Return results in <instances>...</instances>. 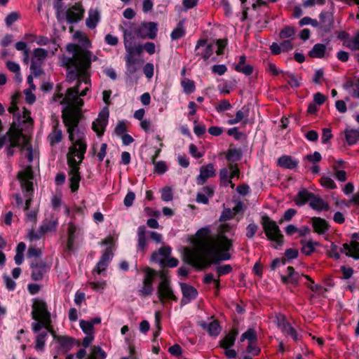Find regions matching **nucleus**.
<instances>
[{
    "label": "nucleus",
    "instance_id": "obj_13",
    "mask_svg": "<svg viewBox=\"0 0 359 359\" xmlns=\"http://www.w3.org/2000/svg\"><path fill=\"white\" fill-rule=\"evenodd\" d=\"M113 253L111 249L108 248L105 250L103 255H102L100 261L97 262L96 266L93 270V274L95 277V274H100L104 271L108 266V264L112 259Z\"/></svg>",
    "mask_w": 359,
    "mask_h": 359
},
{
    "label": "nucleus",
    "instance_id": "obj_63",
    "mask_svg": "<svg viewBox=\"0 0 359 359\" xmlns=\"http://www.w3.org/2000/svg\"><path fill=\"white\" fill-rule=\"evenodd\" d=\"M215 270L218 276H222L231 273L232 271V267L230 264H225L223 266H217Z\"/></svg>",
    "mask_w": 359,
    "mask_h": 359
},
{
    "label": "nucleus",
    "instance_id": "obj_54",
    "mask_svg": "<svg viewBox=\"0 0 359 359\" xmlns=\"http://www.w3.org/2000/svg\"><path fill=\"white\" fill-rule=\"evenodd\" d=\"M283 76L292 88H297L299 86L298 79L292 74L283 73Z\"/></svg>",
    "mask_w": 359,
    "mask_h": 359
},
{
    "label": "nucleus",
    "instance_id": "obj_59",
    "mask_svg": "<svg viewBox=\"0 0 359 359\" xmlns=\"http://www.w3.org/2000/svg\"><path fill=\"white\" fill-rule=\"evenodd\" d=\"M161 198L163 201H171L173 198L172 191L170 187H166L161 190Z\"/></svg>",
    "mask_w": 359,
    "mask_h": 359
},
{
    "label": "nucleus",
    "instance_id": "obj_43",
    "mask_svg": "<svg viewBox=\"0 0 359 359\" xmlns=\"http://www.w3.org/2000/svg\"><path fill=\"white\" fill-rule=\"evenodd\" d=\"M7 69L11 72L15 74V79L17 81H21V74H20V65L13 62V61H7L6 63Z\"/></svg>",
    "mask_w": 359,
    "mask_h": 359
},
{
    "label": "nucleus",
    "instance_id": "obj_26",
    "mask_svg": "<svg viewBox=\"0 0 359 359\" xmlns=\"http://www.w3.org/2000/svg\"><path fill=\"white\" fill-rule=\"evenodd\" d=\"M310 207L317 211H327L330 209L328 203L325 201L322 198L313 194L309 202Z\"/></svg>",
    "mask_w": 359,
    "mask_h": 359
},
{
    "label": "nucleus",
    "instance_id": "obj_42",
    "mask_svg": "<svg viewBox=\"0 0 359 359\" xmlns=\"http://www.w3.org/2000/svg\"><path fill=\"white\" fill-rule=\"evenodd\" d=\"M344 133L346 140L348 145L355 144L359 139V130L346 129Z\"/></svg>",
    "mask_w": 359,
    "mask_h": 359
},
{
    "label": "nucleus",
    "instance_id": "obj_1",
    "mask_svg": "<svg viewBox=\"0 0 359 359\" xmlns=\"http://www.w3.org/2000/svg\"><path fill=\"white\" fill-rule=\"evenodd\" d=\"M236 226L229 223H222L217 228L215 236L210 235L208 228H202L196 234L192 248L184 249L186 262L198 269L208 267L212 264H218L221 261L231 258L233 240L227 234L235 235Z\"/></svg>",
    "mask_w": 359,
    "mask_h": 359
},
{
    "label": "nucleus",
    "instance_id": "obj_51",
    "mask_svg": "<svg viewBox=\"0 0 359 359\" xmlns=\"http://www.w3.org/2000/svg\"><path fill=\"white\" fill-rule=\"evenodd\" d=\"M208 333L212 336H217L220 332V326L217 320H213L207 325Z\"/></svg>",
    "mask_w": 359,
    "mask_h": 359
},
{
    "label": "nucleus",
    "instance_id": "obj_5",
    "mask_svg": "<svg viewBox=\"0 0 359 359\" xmlns=\"http://www.w3.org/2000/svg\"><path fill=\"white\" fill-rule=\"evenodd\" d=\"M25 135L22 133V128L20 129L15 128L14 123L6 134L0 137V148L5 144L9 143V147L7 148V154L13 156L14 154V147H20L22 150V144L25 142Z\"/></svg>",
    "mask_w": 359,
    "mask_h": 359
},
{
    "label": "nucleus",
    "instance_id": "obj_6",
    "mask_svg": "<svg viewBox=\"0 0 359 359\" xmlns=\"http://www.w3.org/2000/svg\"><path fill=\"white\" fill-rule=\"evenodd\" d=\"M262 224L269 239L276 243L274 247L276 248L278 245H282L283 236L277 224L268 216L264 215L262 218Z\"/></svg>",
    "mask_w": 359,
    "mask_h": 359
},
{
    "label": "nucleus",
    "instance_id": "obj_10",
    "mask_svg": "<svg viewBox=\"0 0 359 359\" xmlns=\"http://www.w3.org/2000/svg\"><path fill=\"white\" fill-rule=\"evenodd\" d=\"M144 278L142 282L141 289L138 290L141 297H147L152 294L154 291L153 282L155 276H158V271L151 269L146 268L144 270Z\"/></svg>",
    "mask_w": 359,
    "mask_h": 359
},
{
    "label": "nucleus",
    "instance_id": "obj_55",
    "mask_svg": "<svg viewBox=\"0 0 359 359\" xmlns=\"http://www.w3.org/2000/svg\"><path fill=\"white\" fill-rule=\"evenodd\" d=\"M59 344L64 347L66 350L69 349L72 346V339L67 337H55V334H53Z\"/></svg>",
    "mask_w": 359,
    "mask_h": 359
},
{
    "label": "nucleus",
    "instance_id": "obj_24",
    "mask_svg": "<svg viewBox=\"0 0 359 359\" xmlns=\"http://www.w3.org/2000/svg\"><path fill=\"white\" fill-rule=\"evenodd\" d=\"M58 124L57 121L54 123L51 132L48 135V140L51 147L58 144L62 140V130L58 128Z\"/></svg>",
    "mask_w": 359,
    "mask_h": 359
},
{
    "label": "nucleus",
    "instance_id": "obj_64",
    "mask_svg": "<svg viewBox=\"0 0 359 359\" xmlns=\"http://www.w3.org/2000/svg\"><path fill=\"white\" fill-rule=\"evenodd\" d=\"M88 285L94 290V291H102L106 285V281H100V282H95L90 281L88 283Z\"/></svg>",
    "mask_w": 359,
    "mask_h": 359
},
{
    "label": "nucleus",
    "instance_id": "obj_41",
    "mask_svg": "<svg viewBox=\"0 0 359 359\" xmlns=\"http://www.w3.org/2000/svg\"><path fill=\"white\" fill-rule=\"evenodd\" d=\"M106 356V353L100 346H93L86 359H104Z\"/></svg>",
    "mask_w": 359,
    "mask_h": 359
},
{
    "label": "nucleus",
    "instance_id": "obj_16",
    "mask_svg": "<svg viewBox=\"0 0 359 359\" xmlns=\"http://www.w3.org/2000/svg\"><path fill=\"white\" fill-rule=\"evenodd\" d=\"M215 175V169L213 164L209 163L200 168V174L196 178V183L203 185L209 178Z\"/></svg>",
    "mask_w": 359,
    "mask_h": 359
},
{
    "label": "nucleus",
    "instance_id": "obj_37",
    "mask_svg": "<svg viewBox=\"0 0 359 359\" xmlns=\"http://www.w3.org/2000/svg\"><path fill=\"white\" fill-rule=\"evenodd\" d=\"M18 122L19 126L17 127L15 126L16 128L20 129L22 128L23 130L24 128L22 126V124L25 125L26 127L32 126L33 124V120L30 116V112L28 110L24 109L22 114L18 117Z\"/></svg>",
    "mask_w": 359,
    "mask_h": 359
},
{
    "label": "nucleus",
    "instance_id": "obj_29",
    "mask_svg": "<svg viewBox=\"0 0 359 359\" xmlns=\"http://www.w3.org/2000/svg\"><path fill=\"white\" fill-rule=\"evenodd\" d=\"M238 334V331L237 329L231 330L224 339L220 341V346L224 349H226L228 348L233 346L236 338Z\"/></svg>",
    "mask_w": 359,
    "mask_h": 359
},
{
    "label": "nucleus",
    "instance_id": "obj_17",
    "mask_svg": "<svg viewBox=\"0 0 359 359\" xmlns=\"http://www.w3.org/2000/svg\"><path fill=\"white\" fill-rule=\"evenodd\" d=\"M278 326L283 332L291 336L294 341H297L299 339L297 332L294 328L285 320V316L280 315L278 317Z\"/></svg>",
    "mask_w": 359,
    "mask_h": 359
},
{
    "label": "nucleus",
    "instance_id": "obj_44",
    "mask_svg": "<svg viewBox=\"0 0 359 359\" xmlns=\"http://www.w3.org/2000/svg\"><path fill=\"white\" fill-rule=\"evenodd\" d=\"M245 340H248V343L256 342L257 341V332L253 328H249L241 336L240 341H243Z\"/></svg>",
    "mask_w": 359,
    "mask_h": 359
},
{
    "label": "nucleus",
    "instance_id": "obj_20",
    "mask_svg": "<svg viewBox=\"0 0 359 359\" xmlns=\"http://www.w3.org/2000/svg\"><path fill=\"white\" fill-rule=\"evenodd\" d=\"M81 229L74 224L70 222L67 228V250L72 251L74 249V241L77 236L80 234Z\"/></svg>",
    "mask_w": 359,
    "mask_h": 359
},
{
    "label": "nucleus",
    "instance_id": "obj_38",
    "mask_svg": "<svg viewBox=\"0 0 359 359\" xmlns=\"http://www.w3.org/2000/svg\"><path fill=\"white\" fill-rule=\"evenodd\" d=\"M249 115V108L246 106L242 107L241 110H238L236 112V117L234 118H231L228 120V123L229 125H234L238 123L244 118H247Z\"/></svg>",
    "mask_w": 359,
    "mask_h": 359
},
{
    "label": "nucleus",
    "instance_id": "obj_21",
    "mask_svg": "<svg viewBox=\"0 0 359 359\" xmlns=\"http://www.w3.org/2000/svg\"><path fill=\"white\" fill-rule=\"evenodd\" d=\"M83 13L81 6L76 4L67 11V20L69 22H76L82 18Z\"/></svg>",
    "mask_w": 359,
    "mask_h": 359
},
{
    "label": "nucleus",
    "instance_id": "obj_15",
    "mask_svg": "<svg viewBox=\"0 0 359 359\" xmlns=\"http://www.w3.org/2000/svg\"><path fill=\"white\" fill-rule=\"evenodd\" d=\"M32 278L34 280H41L43 275L48 271V266L42 260H35L32 262Z\"/></svg>",
    "mask_w": 359,
    "mask_h": 359
},
{
    "label": "nucleus",
    "instance_id": "obj_60",
    "mask_svg": "<svg viewBox=\"0 0 359 359\" xmlns=\"http://www.w3.org/2000/svg\"><path fill=\"white\" fill-rule=\"evenodd\" d=\"M333 170L334 172L335 178L340 182H345L347 179L346 172L342 170H339L336 165H334Z\"/></svg>",
    "mask_w": 359,
    "mask_h": 359
},
{
    "label": "nucleus",
    "instance_id": "obj_36",
    "mask_svg": "<svg viewBox=\"0 0 359 359\" xmlns=\"http://www.w3.org/2000/svg\"><path fill=\"white\" fill-rule=\"evenodd\" d=\"M125 60L127 72L130 75L135 74L138 70L137 65L140 62L139 60L136 57H133L131 55H126Z\"/></svg>",
    "mask_w": 359,
    "mask_h": 359
},
{
    "label": "nucleus",
    "instance_id": "obj_8",
    "mask_svg": "<svg viewBox=\"0 0 359 359\" xmlns=\"http://www.w3.org/2000/svg\"><path fill=\"white\" fill-rule=\"evenodd\" d=\"M158 276L161 278L158 287V296L159 299L163 302L165 299H171L177 301V298L173 293L170 284V277L168 271L161 270L158 271Z\"/></svg>",
    "mask_w": 359,
    "mask_h": 359
},
{
    "label": "nucleus",
    "instance_id": "obj_2",
    "mask_svg": "<svg viewBox=\"0 0 359 359\" xmlns=\"http://www.w3.org/2000/svg\"><path fill=\"white\" fill-rule=\"evenodd\" d=\"M78 88H68L65 97L60 102L67 106L62 110V118L69 133V139L72 144L69 148L68 156H76L82 162L86 151L87 144L85 133L79 128L81 108L83 105L82 99L77 97Z\"/></svg>",
    "mask_w": 359,
    "mask_h": 359
},
{
    "label": "nucleus",
    "instance_id": "obj_40",
    "mask_svg": "<svg viewBox=\"0 0 359 359\" xmlns=\"http://www.w3.org/2000/svg\"><path fill=\"white\" fill-rule=\"evenodd\" d=\"M313 194L309 193L308 191L303 189L300 191L295 198V203L297 205H303L306 202H310L311 196Z\"/></svg>",
    "mask_w": 359,
    "mask_h": 359
},
{
    "label": "nucleus",
    "instance_id": "obj_32",
    "mask_svg": "<svg viewBox=\"0 0 359 359\" xmlns=\"http://www.w3.org/2000/svg\"><path fill=\"white\" fill-rule=\"evenodd\" d=\"M21 151L25 154V156L27 158L29 163H31L34 156L37 155L36 151L33 150L29 142V138L27 135H25V142L22 144Z\"/></svg>",
    "mask_w": 359,
    "mask_h": 359
},
{
    "label": "nucleus",
    "instance_id": "obj_33",
    "mask_svg": "<svg viewBox=\"0 0 359 359\" xmlns=\"http://www.w3.org/2000/svg\"><path fill=\"white\" fill-rule=\"evenodd\" d=\"M147 230L144 226H140L137 229V249L144 252L147 247Z\"/></svg>",
    "mask_w": 359,
    "mask_h": 359
},
{
    "label": "nucleus",
    "instance_id": "obj_11",
    "mask_svg": "<svg viewBox=\"0 0 359 359\" xmlns=\"http://www.w3.org/2000/svg\"><path fill=\"white\" fill-rule=\"evenodd\" d=\"M157 24L154 22L142 23L135 30L136 34L142 39H154L157 35Z\"/></svg>",
    "mask_w": 359,
    "mask_h": 359
},
{
    "label": "nucleus",
    "instance_id": "obj_19",
    "mask_svg": "<svg viewBox=\"0 0 359 359\" xmlns=\"http://www.w3.org/2000/svg\"><path fill=\"white\" fill-rule=\"evenodd\" d=\"M171 248L169 246H164L158 249V250L153 252L151 259L160 264L163 267V264L167 258L170 255Z\"/></svg>",
    "mask_w": 359,
    "mask_h": 359
},
{
    "label": "nucleus",
    "instance_id": "obj_9",
    "mask_svg": "<svg viewBox=\"0 0 359 359\" xmlns=\"http://www.w3.org/2000/svg\"><path fill=\"white\" fill-rule=\"evenodd\" d=\"M32 316L34 320L43 319V324L46 326H48V323H51L50 313L48 311L47 304L42 299H34Z\"/></svg>",
    "mask_w": 359,
    "mask_h": 359
},
{
    "label": "nucleus",
    "instance_id": "obj_7",
    "mask_svg": "<svg viewBox=\"0 0 359 359\" xmlns=\"http://www.w3.org/2000/svg\"><path fill=\"white\" fill-rule=\"evenodd\" d=\"M67 165L69 168L68 177L70 189L72 192H75L79 189V183L81 181L80 175V164L82 162L79 161V158L76 156H67Z\"/></svg>",
    "mask_w": 359,
    "mask_h": 359
},
{
    "label": "nucleus",
    "instance_id": "obj_46",
    "mask_svg": "<svg viewBox=\"0 0 359 359\" xmlns=\"http://www.w3.org/2000/svg\"><path fill=\"white\" fill-rule=\"evenodd\" d=\"M185 29L184 28L183 22L180 21L177 26L174 30L172 32L170 36L172 40H177L181 39L185 35Z\"/></svg>",
    "mask_w": 359,
    "mask_h": 359
},
{
    "label": "nucleus",
    "instance_id": "obj_4",
    "mask_svg": "<svg viewBox=\"0 0 359 359\" xmlns=\"http://www.w3.org/2000/svg\"><path fill=\"white\" fill-rule=\"evenodd\" d=\"M18 177L20 183L21 189L24 194V197L25 198V206L24 210L27 211L26 213V219L27 221L36 223L38 210L33 209L29 210L32 197L34 193V174L32 165H27L22 170L18 172Z\"/></svg>",
    "mask_w": 359,
    "mask_h": 359
},
{
    "label": "nucleus",
    "instance_id": "obj_49",
    "mask_svg": "<svg viewBox=\"0 0 359 359\" xmlns=\"http://www.w3.org/2000/svg\"><path fill=\"white\" fill-rule=\"evenodd\" d=\"M226 158L230 162L238 161L241 158V154L237 149H230L227 151Z\"/></svg>",
    "mask_w": 359,
    "mask_h": 359
},
{
    "label": "nucleus",
    "instance_id": "obj_52",
    "mask_svg": "<svg viewBox=\"0 0 359 359\" xmlns=\"http://www.w3.org/2000/svg\"><path fill=\"white\" fill-rule=\"evenodd\" d=\"M232 108V105L227 100H222L218 102L215 106V109L217 112L221 113L227 110H230Z\"/></svg>",
    "mask_w": 359,
    "mask_h": 359
},
{
    "label": "nucleus",
    "instance_id": "obj_45",
    "mask_svg": "<svg viewBox=\"0 0 359 359\" xmlns=\"http://www.w3.org/2000/svg\"><path fill=\"white\" fill-rule=\"evenodd\" d=\"M181 86L186 94H190L193 93L196 89L195 82L187 78H184L182 79Z\"/></svg>",
    "mask_w": 359,
    "mask_h": 359
},
{
    "label": "nucleus",
    "instance_id": "obj_23",
    "mask_svg": "<svg viewBox=\"0 0 359 359\" xmlns=\"http://www.w3.org/2000/svg\"><path fill=\"white\" fill-rule=\"evenodd\" d=\"M181 289L183 298L181 301L182 304H188L191 300L196 298L198 295L197 290L192 286L186 283H181Z\"/></svg>",
    "mask_w": 359,
    "mask_h": 359
},
{
    "label": "nucleus",
    "instance_id": "obj_39",
    "mask_svg": "<svg viewBox=\"0 0 359 359\" xmlns=\"http://www.w3.org/2000/svg\"><path fill=\"white\" fill-rule=\"evenodd\" d=\"M326 50V46L322 43H316L313 46V48L309 51V55L311 57L322 58Z\"/></svg>",
    "mask_w": 359,
    "mask_h": 359
},
{
    "label": "nucleus",
    "instance_id": "obj_35",
    "mask_svg": "<svg viewBox=\"0 0 359 359\" xmlns=\"http://www.w3.org/2000/svg\"><path fill=\"white\" fill-rule=\"evenodd\" d=\"M344 46L353 51L359 50V31L344 41Z\"/></svg>",
    "mask_w": 359,
    "mask_h": 359
},
{
    "label": "nucleus",
    "instance_id": "obj_50",
    "mask_svg": "<svg viewBox=\"0 0 359 359\" xmlns=\"http://www.w3.org/2000/svg\"><path fill=\"white\" fill-rule=\"evenodd\" d=\"M320 183L323 187L329 189H334L337 187V185L334 180L327 176H322L321 178L320 179Z\"/></svg>",
    "mask_w": 359,
    "mask_h": 359
},
{
    "label": "nucleus",
    "instance_id": "obj_3",
    "mask_svg": "<svg viewBox=\"0 0 359 359\" xmlns=\"http://www.w3.org/2000/svg\"><path fill=\"white\" fill-rule=\"evenodd\" d=\"M67 50L69 53H72V57L66 59L65 65L68 69L74 67V69L69 70L67 75V81L69 83L78 79V83H84L88 84L89 76L87 73L88 69L90 67L92 60H96V56L93 57V54L90 50L83 48L79 45L68 44Z\"/></svg>",
    "mask_w": 359,
    "mask_h": 359
},
{
    "label": "nucleus",
    "instance_id": "obj_18",
    "mask_svg": "<svg viewBox=\"0 0 359 359\" xmlns=\"http://www.w3.org/2000/svg\"><path fill=\"white\" fill-rule=\"evenodd\" d=\"M195 50L197 51L196 55H201L204 60H207L213 53V46L212 44H207L205 40L201 39L198 41Z\"/></svg>",
    "mask_w": 359,
    "mask_h": 359
},
{
    "label": "nucleus",
    "instance_id": "obj_12",
    "mask_svg": "<svg viewBox=\"0 0 359 359\" xmlns=\"http://www.w3.org/2000/svg\"><path fill=\"white\" fill-rule=\"evenodd\" d=\"M109 112L102 111L99 114L97 118L93 121L92 128L100 137L105 130V128L108 123Z\"/></svg>",
    "mask_w": 359,
    "mask_h": 359
},
{
    "label": "nucleus",
    "instance_id": "obj_48",
    "mask_svg": "<svg viewBox=\"0 0 359 359\" xmlns=\"http://www.w3.org/2000/svg\"><path fill=\"white\" fill-rule=\"evenodd\" d=\"M36 320L37 322L32 323V329L35 332H39L42 327H44L52 334H54V330L50 325L51 323H49L48 325L46 326L45 324H43V319H37Z\"/></svg>",
    "mask_w": 359,
    "mask_h": 359
},
{
    "label": "nucleus",
    "instance_id": "obj_53",
    "mask_svg": "<svg viewBox=\"0 0 359 359\" xmlns=\"http://www.w3.org/2000/svg\"><path fill=\"white\" fill-rule=\"evenodd\" d=\"M302 243L303 244L302 252L306 255H310L314 251L315 245H318V243H313L311 241L306 243Z\"/></svg>",
    "mask_w": 359,
    "mask_h": 359
},
{
    "label": "nucleus",
    "instance_id": "obj_22",
    "mask_svg": "<svg viewBox=\"0 0 359 359\" xmlns=\"http://www.w3.org/2000/svg\"><path fill=\"white\" fill-rule=\"evenodd\" d=\"M340 252L341 253H345L346 256L358 259L359 243L356 241H352L350 244L344 243L343 245V248L340 249Z\"/></svg>",
    "mask_w": 359,
    "mask_h": 359
},
{
    "label": "nucleus",
    "instance_id": "obj_28",
    "mask_svg": "<svg viewBox=\"0 0 359 359\" xmlns=\"http://www.w3.org/2000/svg\"><path fill=\"white\" fill-rule=\"evenodd\" d=\"M124 46L126 50V55H131L133 57H135L136 55H140L144 49V46L141 45H133L132 41L128 40L126 36L124 37Z\"/></svg>",
    "mask_w": 359,
    "mask_h": 359
},
{
    "label": "nucleus",
    "instance_id": "obj_47",
    "mask_svg": "<svg viewBox=\"0 0 359 359\" xmlns=\"http://www.w3.org/2000/svg\"><path fill=\"white\" fill-rule=\"evenodd\" d=\"M295 35V29L292 27H286L283 29L279 33V37L281 39H294Z\"/></svg>",
    "mask_w": 359,
    "mask_h": 359
},
{
    "label": "nucleus",
    "instance_id": "obj_31",
    "mask_svg": "<svg viewBox=\"0 0 359 359\" xmlns=\"http://www.w3.org/2000/svg\"><path fill=\"white\" fill-rule=\"evenodd\" d=\"M57 225V220L53 217L46 219L39 226L41 233L43 235L48 232L55 231Z\"/></svg>",
    "mask_w": 359,
    "mask_h": 359
},
{
    "label": "nucleus",
    "instance_id": "obj_25",
    "mask_svg": "<svg viewBox=\"0 0 359 359\" xmlns=\"http://www.w3.org/2000/svg\"><path fill=\"white\" fill-rule=\"evenodd\" d=\"M311 222L314 232L318 234H323L329 229V224L324 219L314 217Z\"/></svg>",
    "mask_w": 359,
    "mask_h": 359
},
{
    "label": "nucleus",
    "instance_id": "obj_27",
    "mask_svg": "<svg viewBox=\"0 0 359 359\" xmlns=\"http://www.w3.org/2000/svg\"><path fill=\"white\" fill-rule=\"evenodd\" d=\"M299 161L291 156L284 155L280 156L277 161V165L285 169H294L297 167Z\"/></svg>",
    "mask_w": 359,
    "mask_h": 359
},
{
    "label": "nucleus",
    "instance_id": "obj_58",
    "mask_svg": "<svg viewBox=\"0 0 359 359\" xmlns=\"http://www.w3.org/2000/svg\"><path fill=\"white\" fill-rule=\"evenodd\" d=\"M47 336V332H43L37 335L36 339L35 348L36 350H43L45 345V338Z\"/></svg>",
    "mask_w": 359,
    "mask_h": 359
},
{
    "label": "nucleus",
    "instance_id": "obj_34",
    "mask_svg": "<svg viewBox=\"0 0 359 359\" xmlns=\"http://www.w3.org/2000/svg\"><path fill=\"white\" fill-rule=\"evenodd\" d=\"M49 51L44 48H35L33 50V56L31 62L42 64L48 55Z\"/></svg>",
    "mask_w": 359,
    "mask_h": 359
},
{
    "label": "nucleus",
    "instance_id": "obj_14",
    "mask_svg": "<svg viewBox=\"0 0 359 359\" xmlns=\"http://www.w3.org/2000/svg\"><path fill=\"white\" fill-rule=\"evenodd\" d=\"M320 32L322 34L330 32L333 28V16L329 12H321L319 15Z\"/></svg>",
    "mask_w": 359,
    "mask_h": 359
},
{
    "label": "nucleus",
    "instance_id": "obj_62",
    "mask_svg": "<svg viewBox=\"0 0 359 359\" xmlns=\"http://www.w3.org/2000/svg\"><path fill=\"white\" fill-rule=\"evenodd\" d=\"M327 253L330 257L334 258L335 259L340 258L338 246L333 243H332L330 246L327 248Z\"/></svg>",
    "mask_w": 359,
    "mask_h": 359
},
{
    "label": "nucleus",
    "instance_id": "obj_61",
    "mask_svg": "<svg viewBox=\"0 0 359 359\" xmlns=\"http://www.w3.org/2000/svg\"><path fill=\"white\" fill-rule=\"evenodd\" d=\"M235 217V212L230 208H226L223 210L219 217L220 222H226Z\"/></svg>",
    "mask_w": 359,
    "mask_h": 359
},
{
    "label": "nucleus",
    "instance_id": "obj_30",
    "mask_svg": "<svg viewBox=\"0 0 359 359\" xmlns=\"http://www.w3.org/2000/svg\"><path fill=\"white\" fill-rule=\"evenodd\" d=\"M100 20V14L97 9L90 8L88 11V16L86 20V26L94 29Z\"/></svg>",
    "mask_w": 359,
    "mask_h": 359
},
{
    "label": "nucleus",
    "instance_id": "obj_56",
    "mask_svg": "<svg viewBox=\"0 0 359 359\" xmlns=\"http://www.w3.org/2000/svg\"><path fill=\"white\" fill-rule=\"evenodd\" d=\"M80 326L84 333L86 334H93V323L86 320H81Z\"/></svg>",
    "mask_w": 359,
    "mask_h": 359
},
{
    "label": "nucleus",
    "instance_id": "obj_57",
    "mask_svg": "<svg viewBox=\"0 0 359 359\" xmlns=\"http://www.w3.org/2000/svg\"><path fill=\"white\" fill-rule=\"evenodd\" d=\"M300 276H301L298 273L290 276H282L281 280L285 284H296L299 281Z\"/></svg>",
    "mask_w": 359,
    "mask_h": 359
}]
</instances>
